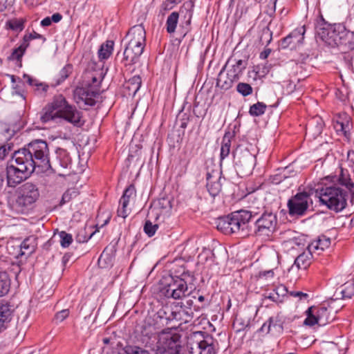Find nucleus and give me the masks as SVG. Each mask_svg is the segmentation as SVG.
I'll return each instance as SVG.
<instances>
[{
  "label": "nucleus",
  "instance_id": "69168bd1",
  "mask_svg": "<svg viewBox=\"0 0 354 354\" xmlns=\"http://www.w3.org/2000/svg\"><path fill=\"white\" fill-rule=\"evenodd\" d=\"M348 127V122L345 124L344 122H337L335 124V129L337 131H342L344 135L346 134L347 130L346 129Z\"/></svg>",
  "mask_w": 354,
  "mask_h": 354
},
{
  "label": "nucleus",
  "instance_id": "393cba45",
  "mask_svg": "<svg viewBox=\"0 0 354 354\" xmlns=\"http://www.w3.org/2000/svg\"><path fill=\"white\" fill-rule=\"evenodd\" d=\"M142 84V80L140 75H134L124 84V88L127 91L126 94L129 96H135L139 91Z\"/></svg>",
  "mask_w": 354,
  "mask_h": 354
},
{
  "label": "nucleus",
  "instance_id": "9b49d317",
  "mask_svg": "<svg viewBox=\"0 0 354 354\" xmlns=\"http://www.w3.org/2000/svg\"><path fill=\"white\" fill-rule=\"evenodd\" d=\"M232 155L237 172L243 175L250 174L253 168L254 157L245 144H238Z\"/></svg>",
  "mask_w": 354,
  "mask_h": 354
},
{
  "label": "nucleus",
  "instance_id": "bf43d9fd",
  "mask_svg": "<svg viewBox=\"0 0 354 354\" xmlns=\"http://www.w3.org/2000/svg\"><path fill=\"white\" fill-rule=\"evenodd\" d=\"M180 118V127L182 129H185L187 127V124L190 120V115L186 113H179L178 115Z\"/></svg>",
  "mask_w": 354,
  "mask_h": 354
},
{
  "label": "nucleus",
  "instance_id": "f8f14e48",
  "mask_svg": "<svg viewBox=\"0 0 354 354\" xmlns=\"http://www.w3.org/2000/svg\"><path fill=\"white\" fill-rule=\"evenodd\" d=\"M194 4L192 0L185 1L180 7L179 12H172L167 17L166 21V30L169 34L174 33L176 31L180 14L183 15L185 12L184 17L186 19L185 24L187 26L190 25L191 20L193 15V8Z\"/></svg>",
  "mask_w": 354,
  "mask_h": 354
},
{
  "label": "nucleus",
  "instance_id": "39448f33",
  "mask_svg": "<svg viewBox=\"0 0 354 354\" xmlns=\"http://www.w3.org/2000/svg\"><path fill=\"white\" fill-rule=\"evenodd\" d=\"M40 196L37 184L26 182L21 185L17 191L15 208L21 214H28L32 211Z\"/></svg>",
  "mask_w": 354,
  "mask_h": 354
},
{
  "label": "nucleus",
  "instance_id": "4c0bfd02",
  "mask_svg": "<svg viewBox=\"0 0 354 354\" xmlns=\"http://www.w3.org/2000/svg\"><path fill=\"white\" fill-rule=\"evenodd\" d=\"M73 71V66L71 64H66L64 66L59 73L58 77L56 79V85L61 84L63 82L65 81L66 78L68 77L70 74H71Z\"/></svg>",
  "mask_w": 354,
  "mask_h": 354
},
{
  "label": "nucleus",
  "instance_id": "f257e3e1",
  "mask_svg": "<svg viewBox=\"0 0 354 354\" xmlns=\"http://www.w3.org/2000/svg\"><path fill=\"white\" fill-rule=\"evenodd\" d=\"M36 167L51 169L49 149L44 140H34L14 152L10 164L6 167L8 185L16 187L27 179Z\"/></svg>",
  "mask_w": 354,
  "mask_h": 354
},
{
  "label": "nucleus",
  "instance_id": "e433bc0d",
  "mask_svg": "<svg viewBox=\"0 0 354 354\" xmlns=\"http://www.w3.org/2000/svg\"><path fill=\"white\" fill-rule=\"evenodd\" d=\"M266 104L263 102H258L256 104L250 106L249 113L252 116H260L263 115L266 110Z\"/></svg>",
  "mask_w": 354,
  "mask_h": 354
},
{
  "label": "nucleus",
  "instance_id": "72a5a7b5",
  "mask_svg": "<svg viewBox=\"0 0 354 354\" xmlns=\"http://www.w3.org/2000/svg\"><path fill=\"white\" fill-rule=\"evenodd\" d=\"M10 288V279L6 272H0V297L7 295Z\"/></svg>",
  "mask_w": 354,
  "mask_h": 354
},
{
  "label": "nucleus",
  "instance_id": "cd10ccee",
  "mask_svg": "<svg viewBox=\"0 0 354 354\" xmlns=\"http://www.w3.org/2000/svg\"><path fill=\"white\" fill-rule=\"evenodd\" d=\"M114 42L112 40H107L102 44L98 52V58L100 60L103 61L109 58L113 51Z\"/></svg>",
  "mask_w": 354,
  "mask_h": 354
},
{
  "label": "nucleus",
  "instance_id": "a18cd8bd",
  "mask_svg": "<svg viewBox=\"0 0 354 354\" xmlns=\"http://www.w3.org/2000/svg\"><path fill=\"white\" fill-rule=\"evenodd\" d=\"M129 203L127 201L120 200V206L117 211L118 216L125 218L129 216L131 212L130 209L127 208Z\"/></svg>",
  "mask_w": 354,
  "mask_h": 354
},
{
  "label": "nucleus",
  "instance_id": "09e8293b",
  "mask_svg": "<svg viewBox=\"0 0 354 354\" xmlns=\"http://www.w3.org/2000/svg\"><path fill=\"white\" fill-rule=\"evenodd\" d=\"M60 245L62 248H68L73 242V236L71 234L62 231L59 233Z\"/></svg>",
  "mask_w": 354,
  "mask_h": 354
},
{
  "label": "nucleus",
  "instance_id": "f03ea898",
  "mask_svg": "<svg viewBox=\"0 0 354 354\" xmlns=\"http://www.w3.org/2000/svg\"><path fill=\"white\" fill-rule=\"evenodd\" d=\"M253 210L240 209L219 217L216 223L218 230L225 234H236L240 236H250L249 223L257 216Z\"/></svg>",
  "mask_w": 354,
  "mask_h": 354
},
{
  "label": "nucleus",
  "instance_id": "5fc2aeb1",
  "mask_svg": "<svg viewBox=\"0 0 354 354\" xmlns=\"http://www.w3.org/2000/svg\"><path fill=\"white\" fill-rule=\"evenodd\" d=\"M277 296H279L281 303L283 301V297L286 296L288 292L287 288L283 285H279L273 290Z\"/></svg>",
  "mask_w": 354,
  "mask_h": 354
},
{
  "label": "nucleus",
  "instance_id": "7ed1b4c3",
  "mask_svg": "<svg viewBox=\"0 0 354 354\" xmlns=\"http://www.w3.org/2000/svg\"><path fill=\"white\" fill-rule=\"evenodd\" d=\"M316 196L319 197L321 204L335 212H340L347 206V201L351 193L337 183L322 182L315 189Z\"/></svg>",
  "mask_w": 354,
  "mask_h": 354
},
{
  "label": "nucleus",
  "instance_id": "052dcab7",
  "mask_svg": "<svg viewBox=\"0 0 354 354\" xmlns=\"http://www.w3.org/2000/svg\"><path fill=\"white\" fill-rule=\"evenodd\" d=\"M174 7L175 6H173V4L169 0H166L161 4L160 12L162 15H165V12L172 10Z\"/></svg>",
  "mask_w": 354,
  "mask_h": 354
},
{
  "label": "nucleus",
  "instance_id": "f704fd0d",
  "mask_svg": "<svg viewBox=\"0 0 354 354\" xmlns=\"http://www.w3.org/2000/svg\"><path fill=\"white\" fill-rule=\"evenodd\" d=\"M339 294L342 299H351L354 296V283L347 281L339 288Z\"/></svg>",
  "mask_w": 354,
  "mask_h": 354
},
{
  "label": "nucleus",
  "instance_id": "3c124183",
  "mask_svg": "<svg viewBox=\"0 0 354 354\" xmlns=\"http://www.w3.org/2000/svg\"><path fill=\"white\" fill-rule=\"evenodd\" d=\"M194 292V294L190 295L194 299L197 298L198 301L200 303V305L194 306V310L198 311L201 308H203L204 307H205L207 305V304L205 302V297L202 295H198L199 290Z\"/></svg>",
  "mask_w": 354,
  "mask_h": 354
},
{
  "label": "nucleus",
  "instance_id": "aec40b11",
  "mask_svg": "<svg viewBox=\"0 0 354 354\" xmlns=\"http://www.w3.org/2000/svg\"><path fill=\"white\" fill-rule=\"evenodd\" d=\"M174 315L176 321L188 323L191 322L194 317L193 309H187L184 306L183 302L174 303Z\"/></svg>",
  "mask_w": 354,
  "mask_h": 354
},
{
  "label": "nucleus",
  "instance_id": "603ef678",
  "mask_svg": "<svg viewBox=\"0 0 354 354\" xmlns=\"http://www.w3.org/2000/svg\"><path fill=\"white\" fill-rule=\"evenodd\" d=\"M136 194V189L135 187L133 185H129L123 193V195L122 196L120 201H127V203H129L130 198L135 195Z\"/></svg>",
  "mask_w": 354,
  "mask_h": 354
},
{
  "label": "nucleus",
  "instance_id": "0eeeda50",
  "mask_svg": "<svg viewBox=\"0 0 354 354\" xmlns=\"http://www.w3.org/2000/svg\"><path fill=\"white\" fill-rule=\"evenodd\" d=\"M49 104L59 115L60 118L76 127H80L83 124L81 121L82 113L75 106L70 104L63 95H55Z\"/></svg>",
  "mask_w": 354,
  "mask_h": 354
},
{
  "label": "nucleus",
  "instance_id": "6e6d98bb",
  "mask_svg": "<svg viewBox=\"0 0 354 354\" xmlns=\"http://www.w3.org/2000/svg\"><path fill=\"white\" fill-rule=\"evenodd\" d=\"M108 248H106L104 251L102 252L101 255L99 257L98 262L100 263L102 261H104L105 263H111L113 260V257L110 254L108 253Z\"/></svg>",
  "mask_w": 354,
  "mask_h": 354
},
{
  "label": "nucleus",
  "instance_id": "de8ad7c7",
  "mask_svg": "<svg viewBox=\"0 0 354 354\" xmlns=\"http://www.w3.org/2000/svg\"><path fill=\"white\" fill-rule=\"evenodd\" d=\"M268 320L270 323L272 330L281 332L283 330V322L279 316L271 317Z\"/></svg>",
  "mask_w": 354,
  "mask_h": 354
},
{
  "label": "nucleus",
  "instance_id": "c85d7f7f",
  "mask_svg": "<svg viewBox=\"0 0 354 354\" xmlns=\"http://www.w3.org/2000/svg\"><path fill=\"white\" fill-rule=\"evenodd\" d=\"M56 158L60 166L64 169L68 168L72 162L69 153L64 149L57 148L55 151Z\"/></svg>",
  "mask_w": 354,
  "mask_h": 354
},
{
  "label": "nucleus",
  "instance_id": "7c9ffc66",
  "mask_svg": "<svg viewBox=\"0 0 354 354\" xmlns=\"http://www.w3.org/2000/svg\"><path fill=\"white\" fill-rule=\"evenodd\" d=\"M57 118H60L59 115L57 114L56 111L48 103L43 109L42 112L41 113L40 120L43 123H47L50 121L55 120Z\"/></svg>",
  "mask_w": 354,
  "mask_h": 354
},
{
  "label": "nucleus",
  "instance_id": "2f4dec72",
  "mask_svg": "<svg viewBox=\"0 0 354 354\" xmlns=\"http://www.w3.org/2000/svg\"><path fill=\"white\" fill-rule=\"evenodd\" d=\"M174 313V303H173L171 305L162 306V308L158 312V316L160 319H165L167 322L173 321L176 320Z\"/></svg>",
  "mask_w": 354,
  "mask_h": 354
},
{
  "label": "nucleus",
  "instance_id": "b1692460",
  "mask_svg": "<svg viewBox=\"0 0 354 354\" xmlns=\"http://www.w3.org/2000/svg\"><path fill=\"white\" fill-rule=\"evenodd\" d=\"M75 93L79 95V100L84 102V104L92 106L96 103L95 98L99 95L100 91H85L80 88L77 89Z\"/></svg>",
  "mask_w": 354,
  "mask_h": 354
},
{
  "label": "nucleus",
  "instance_id": "5701e85b",
  "mask_svg": "<svg viewBox=\"0 0 354 354\" xmlns=\"http://www.w3.org/2000/svg\"><path fill=\"white\" fill-rule=\"evenodd\" d=\"M36 248L37 238L33 236H28L21 242L19 255L28 257L35 251Z\"/></svg>",
  "mask_w": 354,
  "mask_h": 354
},
{
  "label": "nucleus",
  "instance_id": "ea45409f",
  "mask_svg": "<svg viewBox=\"0 0 354 354\" xmlns=\"http://www.w3.org/2000/svg\"><path fill=\"white\" fill-rule=\"evenodd\" d=\"M236 91L243 97H246L252 93L253 88L248 83L239 82L236 86Z\"/></svg>",
  "mask_w": 354,
  "mask_h": 354
},
{
  "label": "nucleus",
  "instance_id": "338daca9",
  "mask_svg": "<svg viewBox=\"0 0 354 354\" xmlns=\"http://www.w3.org/2000/svg\"><path fill=\"white\" fill-rule=\"evenodd\" d=\"M259 331L263 333H265V334H268V333H269L270 332L272 331V328H271V325H270V323L269 320L266 322L262 325V326L259 329Z\"/></svg>",
  "mask_w": 354,
  "mask_h": 354
},
{
  "label": "nucleus",
  "instance_id": "20e7f679",
  "mask_svg": "<svg viewBox=\"0 0 354 354\" xmlns=\"http://www.w3.org/2000/svg\"><path fill=\"white\" fill-rule=\"evenodd\" d=\"M125 39L128 44L124 50L122 62L124 66L133 65L139 61L146 44V32L142 25L133 26L128 31Z\"/></svg>",
  "mask_w": 354,
  "mask_h": 354
},
{
  "label": "nucleus",
  "instance_id": "6ab92c4d",
  "mask_svg": "<svg viewBox=\"0 0 354 354\" xmlns=\"http://www.w3.org/2000/svg\"><path fill=\"white\" fill-rule=\"evenodd\" d=\"M207 189L213 198L218 196L221 191L222 185L221 183V176L217 172L212 174H207Z\"/></svg>",
  "mask_w": 354,
  "mask_h": 354
},
{
  "label": "nucleus",
  "instance_id": "e2e57ef3",
  "mask_svg": "<svg viewBox=\"0 0 354 354\" xmlns=\"http://www.w3.org/2000/svg\"><path fill=\"white\" fill-rule=\"evenodd\" d=\"M274 269L261 271L259 273V277L260 279H272L274 277Z\"/></svg>",
  "mask_w": 354,
  "mask_h": 354
},
{
  "label": "nucleus",
  "instance_id": "1a4fd4ad",
  "mask_svg": "<svg viewBox=\"0 0 354 354\" xmlns=\"http://www.w3.org/2000/svg\"><path fill=\"white\" fill-rule=\"evenodd\" d=\"M348 30L343 23L329 24L319 32L321 39L331 47L343 46Z\"/></svg>",
  "mask_w": 354,
  "mask_h": 354
},
{
  "label": "nucleus",
  "instance_id": "f3484780",
  "mask_svg": "<svg viewBox=\"0 0 354 354\" xmlns=\"http://www.w3.org/2000/svg\"><path fill=\"white\" fill-rule=\"evenodd\" d=\"M171 209V201L167 197H162L154 201L150 207L148 217L157 221L163 213L168 212Z\"/></svg>",
  "mask_w": 354,
  "mask_h": 354
},
{
  "label": "nucleus",
  "instance_id": "4468645a",
  "mask_svg": "<svg viewBox=\"0 0 354 354\" xmlns=\"http://www.w3.org/2000/svg\"><path fill=\"white\" fill-rule=\"evenodd\" d=\"M306 318L304 324L306 326H313L317 324L319 326L326 325L330 322V313L324 306H311L306 311Z\"/></svg>",
  "mask_w": 354,
  "mask_h": 354
},
{
  "label": "nucleus",
  "instance_id": "a878e982",
  "mask_svg": "<svg viewBox=\"0 0 354 354\" xmlns=\"http://www.w3.org/2000/svg\"><path fill=\"white\" fill-rule=\"evenodd\" d=\"M12 311L8 304H0V333L3 331L11 320Z\"/></svg>",
  "mask_w": 354,
  "mask_h": 354
},
{
  "label": "nucleus",
  "instance_id": "4d7b16f0",
  "mask_svg": "<svg viewBox=\"0 0 354 354\" xmlns=\"http://www.w3.org/2000/svg\"><path fill=\"white\" fill-rule=\"evenodd\" d=\"M35 87V91L37 92L39 95H44L47 92L49 86L48 84L41 83V82H36L35 85L34 86Z\"/></svg>",
  "mask_w": 354,
  "mask_h": 354
},
{
  "label": "nucleus",
  "instance_id": "4be33fe9",
  "mask_svg": "<svg viewBox=\"0 0 354 354\" xmlns=\"http://www.w3.org/2000/svg\"><path fill=\"white\" fill-rule=\"evenodd\" d=\"M330 245V239L324 235L318 236L316 239L311 241L308 245V248L309 251H313L315 254L319 255L321 252L329 248Z\"/></svg>",
  "mask_w": 354,
  "mask_h": 354
},
{
  "label": "nucleus",
  "instance_id": "6e6552de",
  "mask_svg": "<svg viewBox=\"0 0 354 354\" xmlns=\"http://www.w3.org/2000/svg\"><path fill=\"white\" fill-rule=\"evenodd\" d=\"M218 342L212 335H203L202 332L194 333L188 338L189 354H216Z\"/></svg>",
  "mask_w": 354,
  "mask_h": 354
},
{
  "label": "nucleus",
  "instance_id": "774afa93",
  "mask_svg": "<svg viewBox=\"0 0 354 354\" xmlns=\"http://www.w3.org/2000/svg\"><path fill=\"white\" fill-rule=\"evenodd\" d=\"M290 295L294 297H299V299H306L308 297L307 293L301 291H292L290 292Z\"/></svg>",
  "mask_w": 354,
  "mask_h": 354
},
{
  "label": "nucleus",
  "instance_id": "ddd939ff",
  "mask_svg": "<svg viewBox=\"0 0 354 354\" xmlns=\"http://www.w3.org/2000/svg\"><path fill=\"white\" fill-rule=\"evenodd\" d=\"M311 201L310 195L306 192H299L288 201V213L290 216H304Z\"/></svg>",
  "mask_w": 354,
  "mask_h": 354
},
{
  "label": "nucleus",
  "instance_id": "473e14b6",
  "mask_svg": "<svg viewBox=\"0 0 354 354\" xmlns=\"http://www.w3.org/2000/svg\"><path fill=\"white\" fill-rule=\"evenodd\" d=\"M28 47V46H27V44H25L23 41H21L20 45L12 50V53L8 57V59L12 61H17L19 62L20 66H21V59L24 55L25 54Z\"/></svg>",
  "mask_w": 354,
  "mask_h": 354
},
{
  "label": "nucleus",
  "instance_id": "864d4df0",
  "mask_svg": "<svg viewBox=\"0 0 354 354\" xmlns=\"http://www.w3.org/2000/svg\"><path fill=\"white\" fill-rule=\"evenodd\" d=\"M348 50H354V32L348 30L344 45Z\"/></svg>",
  "mask_w": 354,
  "mask_h": 354
},
{
  "label": "nucleus",
  "instance_id": "a211bd4d",
  "mask_svg": "<svg viewBox=\"0 0 354 354\" xmlns=\"http://www.w3.org/2000/svg\"><path fill=\"white\" fill-rule=\"evenodd\" d=\"M323 180L337 183L346 190H348L349 193L353 194L354 183L352 182L348 171H346L345 172L342 168L340 169V174L338 176H328L324 178Z\"/></svg>",
  "mask_w": 354,
  "mask_h": 354
},
{
  "label": "nucleus",
  "instance_id": "9d476101",
  "mask_svg": "<svg viewBox=\"0 0 354 354\" xmlns=\"http://www.w3.org/2000/svg\"><path fill=\"white\" fill-rule=\"evenodd\" d=\"M162 284L163 285L162 291L165 296L168 298L180 299L187 295L194 294V292L189 291V286L186 281L178 279V277H174L172 275L164 278Z\"/></svg>",
  "mask_w": 354,
  "mask_h": 354
},
{
  "label": "nucleus",
  "instance_id": "49530a36",
  "mask_svg": "<svg viewBox=\"0 0 354 354\" xmlns=\"http://www.w3.org/2000/svg\"><path fill=\"white\" fill-rule=\"evenodd\" d=\"M272 32L269 28H263L259 38V41L261 45H268L272 40Z\"/></svg>",
  "mask_w": 354,
  "mask_h": 354
},
{
  "label": "nucleus",
  "instance_id": "0e129e2a",
  "mask_svg": "<svg viewBox=\"0 0 354 354\" xmlns=\"http://www.w3.org/2000/svg\"><path fill=\"white\" fill-rule=\"evenodd\" d=\"M91 78L92 86L93 87H98L102 80V73H100L97 76L92 73L91 75Z\"/></svg>",
  "mask_w": 354,
  "mask_h": 354
},
{
  "label": "nucleus",
  "instance_id": "c03bdc74",
  "mask_svg": "<svg viewBox=\"0 0 354 354\" xmlns=\"http://www.w3.org/2000/svg\"><path fill=\"white\" fill-rule=\"evenodd\" d=\"M35 39H42L43 42H45L46 41V38L44 35H40V34L36 32L35 31H33L32 32H30V33L25 34L24 36L23 37L22 41L25 44H26L28 46H29L30 41L31 40Z\"/></svg>",
  "mask_w": 354,
  "mask_h": 354
},
{
  "label": "nucleus",
  "instance_id": "c756f323",
  "mask_svg": "<svg viewBox=\"0 0 354 354\" xmlns=\"http://www.w3.org/2000/svg\"><path fill=\"white\" fill-rule=\"evenodd\" d=\"M247 62L242 59L236 61L232 68L228 71L227 75L233 77L234 80H238L244 69L246 68Z\"/></svg>",
  "mask_w": 354,
  "mask_h": 354
},
{
  "label": "nucleus",
  "instance_id": "dca6fc26",
  "mask_svg": "<svg viewBox=\"0 0 354 354\" xmlns=\"http://www.w3.org/2000/svg\"><path fill=\"white\" fill-rule=\"evenodd\" d=\"M305 26L297 28L292 30L288 36L283 38L280 41V46L282 48L288 47L296 48L303 43L305 33Z\"/></svg>",
  "mask_w": 354,
  "mask_h": 354
},
{
  "label": "nucleus",
  "instance_id": "a19ab883",
  "mask_svg": "<svg viewBox=\"0 0 354 354\" xmlns=\"http://www.w3.org/2000/svg\"><path fill=\"white\" fill-rule=\"evenodd\" d=\"M158 228V223H153L151 220H147L144 225V232L148 236H153Z\"/></svg>",
  "mask_w": 354,
  "mask_h": 354
},
{
  "label": "nucleus",
  "instance_id": "2eb2a0df",
  "mask_svg": "<svg viewBox=\"0 0 354 354\" xmlns=\"http://www.w3.org/2000/svg\"><path fill=\"white\" fill-rule=\"evenodd\" d=\"M159 347L165 354H179V337L169 333L162 334L158 340Z\"/></svg>",
  "mask_w": 354,
  "mask_h": 354
},
{
  "label": "nucleus",
  "instance_id": "37998d69",
  "mask_svg": "<svg viewBox=\"0 0 354 354\" xmlns=\"http://www.w3.org/2000/svg\"><path fill=\"white\" fill-rule=\"evenodd\" d=\"M78 194V192L75 188L67 189L62 195V200L60 201V205L68 203L73 198L76 197Z\"/></svg>",
  "mask_w": 354,
  "mask_h": 354
},
{
  "label": "nucleus",
  "instance_id": "c9c22d12",
  "mask_svg": "<svg viewBox=\"0 0 354 354\" xmlns=\"http://www.w3.org/2000/svg\"><path fill=\"white\" fill-rule=\"evenodd\" d=\"M225 66L223 68V69L220 72V73L218 75V77L217 79L216 84L218 86H220L222 89L227 91V90L230 89V88H232L233 82L236 80H234L233 77H230V76L227 75V80L225 81H223L221 75H222L223 71L225 69Z\"/></svg>",
  "mask_w": 354,
  "mask_h": 354
},
{
  "label": "nucleus",
  "instance_id": "8fccbe9b",
  "mask_svg": "<svg viewBox=\"0 0 354 354\" xmlns=\"http://www.w3.org/2000/svg\"><path fill=\"white\" fill-rule=\"evenodd\" d=\"M174 277H178V279L183 280L184 281H186V283L187 286L192 285L194 281H195V277L192 274V273L188 270L185 271L183 270V272L181 273L180 276H174Z\"/></svg>",
  "mask_w": 354,
  "mask_h": 354
},
{
  "label": "nucleus",
  "instance_id": "79ce46f5",
  "mask_svg": "<svg viewBox=\"0 0 354 354\" xmlns=\"http://www.w3.org/2000/svg\"><path fill=\"white\" fill-rule=\"evenodd\" d=\"M118 354H150L149 351L138 346H126Z\"/></svg>",
  "mask_w": 354,
  "mask_h": 354
},
{
  "label": "nucleus",
  "instance_id": "13d9d810",
  "mask_svg": "<svg viewBox=\"0 0 354 354\" xmlns=\"http://www.w3.org/2000/svg\"><path fill=\"white\" fill-rule=\"evenodd\" d=\"M69 315V310L64 309L56 313L55 319L57 322H62Z\"/></svg>",
  "mask_w": 354,
  "mask_h": 354
},
{
  "label": "nucleus",
  "instance_id": "423d86ee",
  "mask_svg": "<svg viewBox=\"0 0 354 354\" xmlns=\"http://www.w3.org/2000/svg\"><path fill=\"white\" fill-rule=\"evenodd\" d=\"M277 223V215L266 210L260 216L257 214L249 223L250 235L269 237L276 232Z\"/></svg>",
  "mask_w": 354,
  "mask_h": 354
},
{
  "label": "nucleus",
  "instance_id": "58836bf2",
  "mask_svg": "<svg viewBox=\"0 0 354 354\" xmlns=\"http://www.w3.org/2000/svg\"><path fill=\"white\" fill-rule=\"evenodd\" d=\"M25 22L26 19L24 18L13 19L7 22V26L11 30L19 32L24 30Z\"/></svg>",
  "mask_w": 354,
  "mask_h": 354
},
{
  "label": "nucleus",
  "instance_id": "bb28decb",
  "mask_svg": "<svg viewBox=\"0 0 354 354\" xmlns=\"http://www.w3.org/2000/svg\"><path fill=\"white\" fill-rule=\"evenodd\" d=\"M234 137V133L230 131L225 132L221 142L220 160H223L227 158L231 149L232 139Z\"/></svg>",
  "mask_w": 354,
  "mask_h": 354
},
{
  "label": "nucleus",
  "instance_id": "680f3d73",
  "mask_svg": "<svg viewBox=\"0 0 354 354\" xmlns=\"http://www.w3.org/2000/svg\"><path fill=\"white\" fill-rule=\"evenodd\" d=\"M234 326H237V330H243L245 328L248 327L250 324L249 320H248L245 323L242 322L241 319L236 318L234 322Z\"/></svg>",
  "mask_w": 354,
  "mask_h": 354
},
{
  "label": "nucleus",
  "instance_id": "412c9836",
  "mask_svg": "<svg viewBox=\"0 0 354 354\" xmlns=\"http://www.w3.org/2000/svg\"><path fill=\"white\" fill-rule=\"evenodd\" d=\"M313 254L315 253L313 251H309L308 249L307 251L300 254L295 259L294 264L288 269V272L293 270L295 266H296L297 270L307 269L311 263V259L313 257Z\"/></svg>",
  "mask_w": 354,
  "mask_h": 354
}]
</instances>
